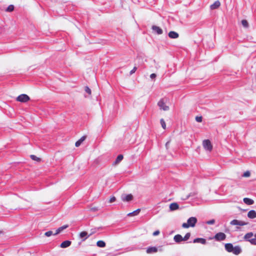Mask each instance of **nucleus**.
Instances as JSON below:
<instances>
[{
  "instance_id": "nucleus-1",
  "label": "nucleus",
  "mask_w": 256,
  "mask_h": 256,
  "mask_svg": "<svg viewBox=\"0 0 256 256\" xmlns=\"http://www.w3.org/2000/svg\"><path fill=\"white\" fill-rule=\"evenodd\" d=\"M197 222V218L196 217H190L186 223H183L182 227L184 228H188L189 227H194Z\"/></svg>"
},
{
  "instance_id": "nucleus-2",
  "label": "nucleus",
  "mask_w": 256,
  "mask_h": 256,
  "mask_svg": "<svg viewBox=\"0 0 256 256\" xmlns=\"http://www.w3.org/2000/svg\"><path fill=\"white\" fill-rule=\"evenodd\" d=\"M167 102L166 98H161L158 102V106L160 109L164 111H168L169 110V106L166 104Z\"/></svg>"
},
{
  "instance_id": "nucleus-3",
  "label": "nucleus",
  "mask_w": 256,
  "mask_h": 256,
  "mask_svg": "<svg viewBox=\"0 0 256 256\" xmlns=\"http://www.w3.org/2000/svg\"><path fill=\"white\" fill-rule=\"evenodd\" d=\"M16 100L18 102H26L30 100V98L26 94H22L18 96Z\"/></svg>"
},
{
  "instance_id": "nucleus-4",
  "label": "nucleus",
  "mask_w": 256,
  "mask_h": 256,
  "mask_svg": "<svg viewBox=\"0 0 256 256\" xmlns=\"http://www.w3.org/2000/svg\"><path fill=\"white\" fill-rule=\"evenodd\" d=\"M202 145L204 148L208 151H211L212 148L211 142L208 140H204L202 142Z\"/></svg>"
},
{
  "instance_id": "nucleus-5",
  "label": "nucleus",
  "mask_w": 256,
  "mask_h": 256,
  "mask_svg": "<svg viewBox=\"0 0 256 256\" xmlns=\"http://www.w3.org/2000/svg\"><path fill=\"white\" fill-rule=\"evenodd\" d=\"M121 200L124 202H129L133 199V196L132 194H123L120 196Z\"/></svg>"
},
{
  "instance_id": "nucleus-6",
  "label": "nucleus",
  "mask_w": 256,
  "mask_h": 256,
  "mask_svg": "<svg viewBox=\"0 0 256 256\" xmlns=\"http://www.w3.org/2000/svg\"><path fill=\"white\" fill-rule=\"evenodd\" d=\"M226 235L223 232H218L214 236V238L217 241H221L225 240Z\"/></svg>"
},
{
  "instance_id": "nucleus-7",
  "label": "nucleus",
  "mask_w": 256,
  "mask_h": 256,
  "mask_svg": "<svg viewBox=\"0 0 256 256\" xmlns=\"http://www.w3.org/2000/svg\"><path fill=\"white\" fill-rule=\"evenodd\" d=\"M231 225L233 226H243L246 224V223L243 221L238 220H232L230 222Z\"/></svg>"
},
{
  "instance_id": "nucleus-8",
  "label": "nucleus",
  "mask_w": 256,
  "mask_h": 256,
  "mask_svg": "<svg viewBox=\"0 0 256 256\" xmlns=\"http://www.w3.org/2000/svg\"><path fill=\"white\" fill-rule=\"evenodd\" d=\"M92 233L90 234L89 235H88V232H82L80 234L79 237L80 238L82 239V241H84L86 240L90 236Z\"/></svg>"
},
{
  "instance_id": "nucleus-9",
  "label": "nucleus",
  "mask_w": 256,
  "mask_h": 256,
  "mask_svg": "<svg viewBox=\"0 0 256 256\" xmlns=\"http://www.w3.org/2000/svg\"><path fill=\"white\" fill-rule=\"evenodd\" d=\"M152 30L153 32L158 34H162V30L160 28V27L156 26H152Z\"/></svg>"
},
{
  "instance_id": "nucleus-10",
  "label": "nucleus",
  "mask_w": 256,
  "mask_h": 256,
  "mask_svg": "<svg viewBox=\"0 0 256 256\" xmlns=\"http://www.w3.org/2000/svg\"><path fill=\"white\" fill-rule=\"evenodd\" d=\"M158 249L155 246H150L147 248L146 252L148 254H152L158 252Z\"/></svg>"
},
{
  "instance_id": "nucleus-11",
  "label": "nucleus",
  "mask_w": 256,
  "mask_h": 256,
  "mask_svg": "<svg viewBox=\"0 0 256 256\" xmlns=\"http://www.w3.org/2000/svg\"><path fill=\"white\" fill-rule=\"evenodd\" d=\"M194 243H200L202 244H206V240L203 238H196L193 240Z\"/></svg>"
},
{
  "instance_id": "nucleus-12",
  "label": "nucleus",
  "mask_w": 256,
  "mask_h": 256,
  "mask_svg": "<svg viewBox=\"0 0 256 256\" xmlns=\"http://www.w3.org/2000/svg\"><path fill=\"white\" fill-rule=\"evenodd\" d=\"M168 36L171 38H178L179 34L176 32L170 31L168 34Z\"/></svg>"
},
{
  "instance_id": "nucleus-13",
  "label": "nucleus",
  "mask_w": 256,
  "mask_h": 256,
  "mask_svg": "<svg viewBox=\"0 0 256 256\" xmlns=\"http://www.w3.org/2000/svg\"><path fill=\"white\" fill-rule=\"evenodd\" d=\"M179 208V206L176 202H173L170 204V209L171 211L176 210Z\"/></svg>"
},
{
  "instance_id": "nucleus-14",
  "label": "nucleus",
  "mask_w": 256,
  "mask_h": 256,
  "mask_svg": "<svg viewBox=\"0 0 256 256\" xmlns=\"http://www.w3.org/2000/svg\"><path fill=\"white\" fill-rule=\"evenodd\" d=\"M72 242L70 240H65L61 243L60 246L62 248H66L70 246Z\"/></svg>"
},
{
  "instance_id": "nucleus-15",
  "label": "nucleus",
  "mask_w": 256,
  "mask_h": 256,
  "mask_svg": "<svg viewBox=\"0 0 256 256\" xmlns=\"http://www.w3.org/2000/svg\"><path fill=\"white\" fill-rule=\"evenodd\" d=\"M248 218L252 219L256 218V212L254 210H251L248 213Z\"/></svg>"
},
{
  "instance_id": "nucleus-16",
  "label": "nucleus",
  "mask_w": 256,
  "mask_h": 256,
  "mask_svg": "<svg viewBox=\"0 0 256 256\" xmlns=\"http://www.w3.org/2000/svg\"><path fill=\"white\" fill-rule=\"evenodd\" d=\"M242 252V249L239 246H236L234 247L233 251L232 252L234 254L238 255Z\"/></svg>"
},
{
  "instance_id": "nucleus-17",
  "label": "nucleus",
  "mask_w": 256,
  "mask_h": 256,
  "mask_svg": "<svg viewBox=\"0 0 256 256\" xmlns=\"http://www.w3.org/2000/svg\"><path fill=\"white\" fill-rule=\"evenodd\" d=\"M174 240L175 242H178V243H179V242H181L182 241L184 240L182 236L180 234H178L174 236Z\"/></svg>"
},
{
  "instance_id": "nucleus-18",
  "label": "nucleus",
  "mask_w": 256,
  "mask_h": 256,
  "mask_svg": "<svg viewBox=\"0 0 256 256\" xmlns=\"http://www.w3.org/2000/svg\"><path fill=\"white\" fill-rule=\"evenodd\" d=\"M224 246H225V249L228 252H232V251H233L234 246L232 244H230V243L226 244H225Z\"/></svg>"
},
{
  "instance_id": "nucleus-19",
  "label": "nucleus",
  "mask_w": 256,
  "mask_h": 256,
  "mask_svg": "<svg viewBox=\"0 0 256 256\" xmlns=\"http://www.w3.org/2000/svg\"><path fill=\"white\" fill-rule=\"evenodd\" d=\"M220 5V2L218 0L216 1L212 4L210 6L211 10H214L218 8Z\"/></svg>"
},
{
  "instance_id": "nucleus-20",
  "label": "nucleus",
  "mask_w": 256,
  "mask_h": 256,
  "mask_svg": "<svg viewBox=\"0 0 256 256\" xmlns=\"http://www.w3.org/2000/svg\"><path fill=\"white\" fill-rule=\"evenodd\" d=\"M243 201L247 205H252L254 204V200L248 198H244Z\"/></svg>"
},
{
  "instance_id": "nucleus-21",
  "label": "nucleus",
  "mask_w": 256,
  "mask_h": 256,
  "mask_svg": "<svg viewBox=\"0 0 256 256\" xmlns=\"http://www.w3.org/2000/svg\"><path fill=\"white\" fill-rule=\"evenodd\" d=\"M68 227V225H64V226H62L61 227H60L58 228L56 230V232L54 234V235L55 236V235H56V234H58L59 233L62 232L63 230H64L66 228Z\"/></svg>"
},
{
  "instance_id": "nucleus-22",
  "label": "nucleus",
  "mask_w": 256,
  "mask_h": 256,
  "mask_svg": "<svg viewBox=\"0 0 256 256\" xmlns=\"http://www.w3.org/2000/svg\"><path fill=\"white\" fill-rule=\"evenodd\" d=\"M197 194V193L196 192H192L188 194L184 198H182V200H186L188 198L191 197H194Z\"/></svg>"
},
{
  "instance_id": "nucleus-23",
  "label": "nucleus",
  "mask_w": 256,
  "mask_h": 256,
  "mask_svg": "<svg viewBox=\"0 0 256 256\" xmlns=\"http://www.w3.org/2000/svg\"><path fill=\"white\" fill-rule=\"evenodd\" d=\"M86 138V136H82L76 142V144H75L76 146V147L79 146L85 140Z\"/></svg>"
},
{
  "instance_id": "nucleus-24",
  "label": "nucleus",
  "mask_w": 256,
  "mask_h": 256,
  "mask_svg": "<svg viewBox=\"0 0 256 256\" xmlns=\"http://www.w3.org/2000/svg\"><path fill=\"white\" fill-rule=\"evenodd\" d=\"M254 234L252 232H248L244 236V238L250 242V240L252 238Z\"/></svg>"
},
{
  "instance_id": "nucleus-25",
  "label": "nucleus",
  "mask_w": 256,
  "mask_h": 256,
  "mask_svg": "<svg viewBox=\"0 0 256 256\" xmlns=\"http://www.w3.org/2000/svg\"><path fill=\"white\" fill-rule=\"evenodd\" d=\"M96 245L100 248H104L106 246V243L102 240H98L96 242Z\"/></svg>"
},
{
  "instance_id": "nucleus-26",
  "label": "nucleus",
  "mask_w": 256,
  "mask_h": 256,
  "mask_svg": "<svg viewBox=\"0 0 256 256\" xmlns=\"http://www.w3.org/2000/svg\"><path fill=\"white\" fill-rule=\"evenodd\" d=\"M140 209H137L136 210L132 212H130L129 214H128V216H136L138 215L139 212H140Z\"/></svg>"
},
{
  "instance_id": "nucleus-27",
  "label": "nucleus",
  "mask_w": 256,
  "mask_h": 256,
  "mask_svg": "<svg viewBox=\"0 0 256 256\" xmlns=\"http://www.w3.org/2000/svg\"><path fill=\"white\" fill-rule=\"evenodd\" d=\"M122 159H123V156L122 155V154L118 155L117 156V158H116V160L114 162V164H118L119 162H120L122 160Z\"/></svg>"
},
{
  "instance_id": "nucleus-28",
  "label": "nucleus",
  "mask_w": 256,
  "mask_h": 256,
  "mask_svg": "<svg viewBox=\"0 0 256 256\" xmlns=\"http://www.w3.org/2000/svg\"><path fill=\"white\" fill-rule=\"evenodd\" d=\"M14 6L12 4H10L8 6L6 10V12H12L14 11Z\"/></svg>"
},
{
  "instance_id": "nucleus-29",
  "label": "nucleus",
  "mask_w": 256,
  "mask_h": 256,
  "mask_svg": "<svg viewBox=\"0 0 256 256\" xmlns=\"http://www.w3.org/2000/svg\"><path fill=\"white\" fill-rule=\"evenodd\" d=\"M254 238L250 240V242L253 245H256V234H254Z\"/></svg>"
},
{
  "instance_id": "nucleus-30",
  "label": "nucleus",
  "mask_w": 256,
  "mask_h": 256,
  "mask_svg": "<svg viewBox=\"0 0 256 256\" xmlns=\"http://www.w3.org/2000/svg\"><path fill=\"white\" fill-rule=\"evenodd\" d=\"M242 24L243 26L246 28H248V24L247 20H242Z\"/></svg>"
},
{
  "instance_id": "nucleus-31",
  "label": "nucleus",
  "mask_w": 256,
  "mask_h": 256,
  "mask_svg": "<svg viewBox=\"0 0 256 256\" xmlns=\"http://www.w3.org/2000/svg\"><path fill=\"white\" fill-rule=\"evenodd\" d=\"M160 122L162 128L164 129H165L166 128V124L165 123L164 120L162 118L160 119Z\"/></svg>"
},
{
  "instance_id": "nucleus-32",
  "label": "nucleus",
  "mask_w": 256,
  "mask_h": 256,
  "mask_svg": "<svg viewBox=\"0 0 256 256\" xmlns=\"http://www.w3.org/2000/svg\"><path fill=\"white\" fill-rule=\"evenodd\" d=\"M190 232H188L186 234L185 236L183 238L184 241H186L188 239H189L190 237Z\"/></svg>"
},
{
  "instance_id": "nucleus-33",
  "label": "nucleus",
  "mask_w": 256,
  "mask_h": 256,
  "mask_svg": "<svg viewBox=\"0 0 256 256\" xmlns=\"http://www.w3.org/2000/svg\"><path fill=\"white\" fill-rule=\"evenodd\" d=\"M54 234H53V232L52 231L50 230V231H48V232H45L44 235L46 236L49 237L52 235H54Z\"/></svg>"
},
{
  "instance_id": "nucleus-34",
  "label": "nucleus",
  "mask_w": 256,
  "mask_h": 256,
  "mask_svg": "<svg viewBox=\"0 0 256 256\" xmlns=\"http://www.w3.org/2000/svg\"><path fill=\"white\" fill-rule=\"evenodd\" d=\"M215 222V220L212 219L210 220H208L206 222V224H213Z\"/></svg>"
},
{
  "instance_id": "nucleus-35",
  "label": "nucleus",
  "mask_w": 256,
  "mask_h": 256,
  "mask_svg": "<svg viewBox=\"0 0 256 256\" xmlns=\"http://www.w3.org/2000/svg\"><path fill=\"white\" fill-rule=\"evenodd\" d=\"M33 160H35L38 162H40L41 161V159L40 158L33 155Z\"/></svg>"
},
{
  "instance_id": "nucleus-36",
  "label": "nucleus",
  "mask_w": 256,
  "mask_h": 256,
  "mask_svg": "<svg viewBox=\"0 0 256 256\" xmlns=\"http://www.w3.org/2000/svg\"><path fill=\"white\" fill-rule=\"evenodd\" d=\"M85 91L86 92H87L88 94H91V90L88 86L85 87Z\"/></svg>"
},
{
  "instance_id": "nucleus-37",
  "label": "nucleus",
  "mask_w": 256,
  "mask_h": 256,
  "mask_svg": "<svg viewBox=\"0 0 256 256\" xmlns=\"http://www.w3.org/2000/svg\"><path fill=\"white\" fill-rule=\"evenodd\" d=\"M250 172L248 171H246L244 172L243 174V176L244 177H248L250 176Z\"/></svg>"
},
{
  "instance_id": "nucleus-38",
  "label": "nucleus",
  "mask_w": 256,
  "mask_h": 256,
  "mask_svg": "<svg viewBox=\"0 0 256 256\" xmlns=\"http://www.w3.org/2000/svg\"><path fill=\"white\" fill-rule=\"evenodd\" d=\"M196 122H202V116H196Z\"/></svg>"
},
{
  "instance_id": "nucleus-39",
  "label": "nucleus",
  "mask_w": 256,
  "mask_h": 256,
  "mask_svg": "<svg viewBox=\"0 0 256 256\" xmlns=\"http://www.w3.org/2000/svg\"><path fill=\"white\" fill-rule=\"evenodd\" d=\"M136 70H137V68L136 66H134L133 68V69L130 72V75H132L133 74H134Z\"/></svg>"
},
{
  "instance_id": "nucleus-40",
  "label": "nucleus",
  "mask_w": 256,
  "mask_h": 256,
  "mask_svg": "<svg viewBox=\"0 0 256 256\" xmlns=\"http://www.w3.org/2000/svg\"><path fill=\"white\" fill-rule=\"evenodd\" d=\"M160 230H157L153 232L152 235L154 236H156L160 234Z\"/></svg>"
},
{
  "instance_id": "nucleus-41",
  "label": "nucleus",
  "mask_w": 256,
  "mask_h": 256,
  "mask_svg": "<svg viewBox=\"0 0 256 256\" xmlns=\"http://www.w3.org/2000/svg\"><path fill=\"white\" fill-rule=\"evenodd\" d=\"M116 200V198L114 196H112L110 199V202L112 203L114 202Z\"/></svg>"
},
{
  "instance_id": "nucleus-42",
  "label": "nucleus",
  "mask_w": 256,
  "mask_h": 256,
  "mask_svg": "<svg viewBox=\"0 0 256 256\" xmlns=\"http://www.w3.org/2000/svg\"><path fill=\"white\" fill-rule=\"evenodd\" d=\"M156 74H152L150 75V78L152 79H154V78H156Z\"/></svg>"
},
{
  "instance_id": "nucleus-43",
  "label": "nucleus",
  "mask_w": 256,
  "mask_h": 256,
  "mask_svg": "<svg viewBox=\"0 0 256 256\" xmlns=\"http://www.w3.org/2000/svg\"><path fill=\"white\" fill-rule=\"evenodd\" d=\"M169 144H170V142H168L166 144V148H168V145H169Z\"/></svg>"
},
{
  "instance_id": "nucleus-44",
  "label": "nucleus",
  "mask_w": 256,
  "mask_h": 256,
  "mask_svg": "<svg viewBox=\"0 0 256 256\" xmlns=\"http://www.w3.org/2000/svg\"><path fill=\"white\" fill-rule=\"evenodd\" d=\"M30 157L32 158V155H30Z\"/></svg>"
}]
</instances>
